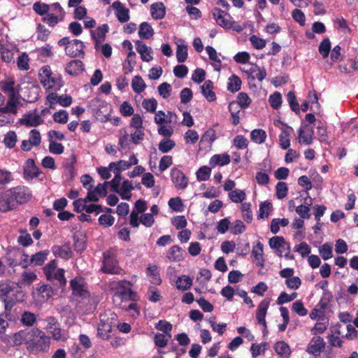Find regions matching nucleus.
Returning a JSON list of instances; mask_svg holds the SVG:
<instances>
[{
  "mask_svg": "<svg viewBox=\"0 0 358 358\" xmlns=\"http://www.w3.org/2000/svg\"><path fill=\"white\" fill-rule=\"evenodd\" d=\"M32 197L31 190L27 186L17 185L0 192V212L6 213L28 203Z\"/></svg>",
  "mask_w": 358,
  "mask_h": 358,
  "instance_id": "f257e3e1",
  "label": "nucleus"
},
{
  "mask_svg": "<svg viewBox=\"0 0 358 358\" xmlns=\"http://www.w3.org/2000/svg\"><path fill=\"white\" fill-rule=\"evenodd\" d=\"M30 337L27 350L32 354L47 352L50 350V338L38 328L30 329Z\"/></svg>",
  "mask_w": 358,
  "mask_h": 358,
  "instance_id": "f03ea898",
  "label": "nucleus"
},
{
  "mask_svg": "<svg viewBox=\"0 0 358 358\" xmlns=\"http://www.w3.org/2000/svg\"><path fill=\"white\" fill-rule=\"evenodd\" d=\"M132 283L126 280H119L114 283L113 288L115 289L113 300L118 298L122 302L131 301H138L139 296L136 292L132 289Z\"/></svg>",
  "mask_w": 358,
  "mask_h": 358,
  "instance_id": "7ed1b4c3",
  "label": "nucleus"
},
{
  "mask_svg": "<svg viewBox=\"0 0 358 358\" xmlns=\"http://www.w3.org/2000/svg\"><path fill=\"white\" fill-rule=\"evenodd\" d=\"M22 295L24 296L23 292L17 290L15 287L8 283H0V299L4 303L5 310L10 313L13 307L16 304L18 300L17 298L10 296V294Z\"/></svg>",
  "mask_w": 358,
  "mask_h": 358,
  "instance_id": "20e7f679",
  "label": "nucleus"
},
{
  "mask_svg": "<svg viewBox=\"0 0 358 358\" xmlns=\"http://www.w3.org/2000/svg\"><path fill=\"white\" fill-rule=\"evenodd\" d=\"M101 271L108 274L124 275L125 273L120 267L117 256L112 250H108L103 252Z\"/></svg>",
  "mask_w": 358,
  "mask_h": 358,
  "instance_id": "39448f33",
  "label": "nucleus"
},
{
  "mask_svg": "<svg viewBox=\"0 0 358 358\" xmlns=\"http://www.w3.org/2000/svg\"><path fill=\"white\" fill-rule=\"evenodd\" d=\"M40 83L47 90H52L55 92L60 90L62 81L59 78L52 76V72L50 66H44L41 68L38 73Z\"/></svg>",
  "mask_w": 358,
  "mask_h": 358,
  "instance_id": "423d86ee",
  "label": "nucleus"
},
{
  "mask_svg": "<svg viewBox=\"0 0 358 358\" xmlns=\"http://www.w3.org/2000/svg\"><path fill=\"white\" fill-rule=\"evenodd\" d=\"M70 287L72 290V296L80 302L90 296L87 283L83 277L76 276L71 280Z\"/></svg>",
  "mask_w": 358,
  "mask_h": 358,
  "instance_id": "0eeeda50",
  "label": "nucleus"
},
{
  "mask_svg": "<svg viewBox=\"0 0 358 358\" xmlns=\"http://www.w3.org/2000/svg\"><path fill=\"white\" fill-rule=\"evenodd\" d=\"M269 246L274 250H276L277 254L279 257H282V251L280 250L281 248H286L287 253L285 254V257L287 259L293 258L292 256H289L290 252V245L286 242L284 237L282 236H273L269 240Z\"/></svg>",
  "mask_w": 358,
  "mask_h": 358,
  "instance_id": "6e6552de",
  "label": "nucleus"
},
{
  "mask_svg": "<svg viewBox=\"0 0 358 358\" xmlns=\"http://www.w3.org/2000/svg\"><path fill=\"white\" fill-rule=\"evenodd\" d=\"M171 178L177 189L183 190L188 185V178L181 170L177 168H173L171 169Z\"/></svg>",
  "mask_w": 358,
  "mask_h": 358,
  "instance_id": "1a4fd4ad",
  "label": "nucleus"
},
{
  "mask_svg": "<svg viewBox=\"0 0 358 358\" xmlns=\"http://www.w3.org/2000/svg\"><path fill=\"white\" fill-rule=\"evenodd\" d=\"M85 45L83 41L78 39L71 41L70 45L65 47L66 55L71 57H77L85 56Z\"/></svg>",
  "mask_w": 358,
  "mask_h": 358,
  "instance_id": "9d476101",
  "label": "nucleus"
},
{
  "mask_svg": "<svg viewBox=\"0 0 358 358\" xmlns=\"http://www.w3.org/2000/svg\"><path fill=\"white\" fill-rule=\"evenodd\" d=\"M45 321L47 322L45 329L48 332L52 334L53 339L55 341L62 340V329L57 320L55 317L50 316L45 319Z\"/></svg>",
  "mask_w": 358,
  "mask_h": 358,
  "instance_id": "9b49d317",
  "label": "nucleus"
},
{
  "mask_svg": "<svg viewBox=\"0 0 358 358\" xmlns=\"http://www.w3.org/2000/svg\"><path fill=\"white\" fill-rule=\"evenodd\" d=\"M36 110L34 113H25L22 118L19 120V124L27 127H37L43 123V118L37 114Z\"/></svg>",
  "mask_w": 358,
  "mask_h": 358,
  "instance_id": "f8f14e48",
  "label": "nucleus"
},
{
  "mask_svg": "<svg viewBox=\"0 0 358 358\" xmlns=\"http://www.w3.org/2000/svg\"><path fill=\"white\" fill-rule=\"evenodd\" d=\"M212 15L215 20L217 24L224 29H229L231 27V15L220 8H214L212 10Z\"/></svg>",
  "mask_w": 358,
  "mask_h": 358,
  "instance_id": "ddd939ff",
  "label": "nucleus"
},
{
  "mask_svg": "<svg viewBox=\"0 0 358 358\" xmlns=\"http://www.w3.org/2000/svg\"><path fill=\"white\" fill-rule=\"evenodd\" d=\"M41 173L40 169L36 165L33 159H28L25 162L23 169L24 178L27 180L37 178Z\"/></svg>",
  "mask_w": 358,
  "mask_h": 358,
  "instance_id": "4468645a",
  "label": "nucleus"
},
{
  "mask_svg": "<svg viewBox=\"0 0 358 358\" xmlns=\"http://www.w3.org/2000/svg\"><path fill=\"white\" fill-rule=\"evenodd\" d=\"M278 123L282 126V132L279 135V145L282 150H287L290 146L289 137L293 132V129L280 120Z\"/></svg>",
  "mask_w": 358,
  "mask_h": 358,
  "instance_id": "2eb2a0df",
  "label": "nucleus"
},
{
  "mask_svg": "<svg viewBox=\"0 0 358 358\" xmlns=\"http://www.w3.org/2000/svg\"><path fill=\"white\" fill-rule=\"evenodd\" d=\"M325 348V342L321 336H314L307 347V352L318 356Z\"/></svg>",
  "mask_w": 358,
  "mask_h": 358,
  "instance_id": "dca6fc26",
  "label": "nucleus"
},
{
  "mask_svg": "<svg viewBox=\"0 0 358 358\" xmlns=\"http://www.w3.org/2000/svg\"><path fill=\"white\" fill-rule=\"evenodd\" d=\"M298 133L299 142H302L306 145L313 143V136L314 134L313 127H310L308 124L303 125L299 128Z\"/></svg>",
  "mask_w": 358,
  "mask_h": 358,
  "instance_id": "f3484780",
  "label": "nucleus"
},
{
  "mask_svg": "<svg viewBox=\"0 0 358 358\" xmlns=\"http://www.w3.org/2000/svg\"><path fill=\"white\" fill-rule=\"evenodd\" d=\"M52 252L56 257H59L66 260L71 258L73 255L69 244H65L64 245H53L52 247Z\"/></svg>",
  "mask_w": 358,
  "mask_h": 358,
  "instance_id": "a211bd4d",
  "label": "nucleus"
},
{
  "mask_svg": "<svg viewBox=\"0 0 358 358\" xmlns=\"http://www.w3.org/2000/svg\"><path fill=\"white\" fill-rule=\"evenodd\" d=\"M112 6L115 10V15L120 22L124 23L129 21V10L128 8H125L121 2L115 1Z\"/></svg>",
  "mask_w": 358,
  "mask_h": 358,
  "instance_id": "6ab92c4d",
  "label": "nucleus"
},
{
  "mask_svg": "<svg viewBox=\"0 0 358 358\" xmlns=\"http://www.w3.org/2000/svg\"><path fill=\"white\" fill-rule=\"evenodd\" d=\"M136 51L141 55V58L144 62H150L153 57L151 55L152 49L146 45L141 41H136L135 43Z\"/></svg>",
  "mask_w": 358,
  "mask_h": 358,
  "instance_id": "aec40b11",
  "label": "nucleus"
},
{
  "mask_svg": "<svg viewBox=\"0 0 358 358\" xmlns=\"http://www.w3.org/2000/svg\"><path fill=\"white\" fill-rule=\"evenodd\" d=\"M109 31V27L107 24H103L97 27L95 31L91 30V36L95 42V48H97L99 43L105 40L106 34Z\"/></svg>",
  "mask_w": 358,
  "mask_h": 358,
  "instance_id": "412c9836",
  "label": "nucleus"
},
{
  "mask_svg": "<svg viewBox=\"0 0 358 358\" xmlns=\"http://www.w3.org/2000/svg\"><path fill=\"white\" fill-rule=\"evenodd\" d=\"M85 70L82 61L74 59L69 62L65 68L66 72L71 76H78Z\"/></svg>",
  "mask_w": 358,
  "mask_h": 358,
  "instance_id": "4be33fe9",
  "label": "nucleus"
},
{
  "mask_svg": "<svg viewBox=\"0 0 358 358\" xmlns=\"http://www.w3.org/2000/svg\"><path fill=\"white\" fill-rule=\"evenodd\" d=\"M201 93L205 98L210 102L216 100L215 93L213 91V83L210 80H207L201 86Z\"/></svg>",
  "mask_w": 358,
  "mask_h": 358,
  "instance_id": "5701e85b",
  "label": "nucleus"
},
{
  "mask_svg": "<svg viewBox=\"0 0 358 358\" xmlns=\"http://www.w3.org/2000/svg\"><path fill=\"white\" fill-rule=\"evenodd\" d=\"M252 256L257 261V266L263 267L264 266L265 259L264 258V245L258 241L252 248Z\"/></svg>",
  "mask_w": 358,
  "mask_h": 358,
  "instance_id": "b1692460",
  "label": "nucleus"
},
{
  "mask_svg": "<svg viewBox=\"0 0 358 358\" xmlns=\"http://www.w3.org/2000/svg\"><path fill=\"white\" fill-rule=\"evenodd\" d=\"M19 104L18 96L8 97V101L5 106L0 108L1 113H12L16 115L17 113V106Z\"/></svg>",
  "mask_w": 358,
  "mask_h": 358,
  "instance_id": "393cba45",
  "label": "nucleus"
},
{
  "mask_svg": "<svg viewBox=\"0 0 358 358\" xmlns=\"http://www.w3.org/2000/svg\"><path fill=\"white\" fill-rule=\"evenodd\" d=\"M30 334V330H20L15 333L13 338V345L19 346L23 343L28 345L29 340L31 338Z\"/></svg>",
  "mask_w": 358,
  "mask_h": 358,
  "instance_id": "a878e982",
  "label": "nucleus"
},
{
  "mask_svg": "<svg viewBox=\"0 0 358 358\" xmlns=\"http://www.w3.org/2000/svg\"><path fill=\"white\" fill-rule=\"evenodd\" d=\"M103 315L100 316V322L97 328V334L99 337L103 340L109 338V333L111 331L112 327L110 323L105 322L102 318Z\"/></svg>",
  "mask_w": 358,
  "mask_h": 358,
  "instance_id": "bb28decb",
  "label": "nucleus"
},
{
  "mask_svg": "<svg viewBox=\"0 0 358 358\" xmlns=\"http://www.w3.org/2000/svg\"><path fill=\"white\" fill-rule=\"evenodd\" d=\"M183 251L181 247L175 245L171 246L166 255V257L171 262H180L183 259Z\"/></svg>",
  "mask_w": 358,
  "mask_h": 358,
  "instance_id": "cd10ccee",
  "label": "nucleus"
},
{
  "mask_svg": "<svg viewBox=\"0 0 358 358\" xmlns=\"http://www.w3.org/2000/svg\"><path fill=\"white\" fill-rule=\"evenodd\" d=\"M150 11L152 17L155 20H160L166 15V8L162 2H156L151 5Z\"/></svg>",
  "mask_w": 358,
  "mask_h": 358,
  "instance_id": "c85d7f7f",
  "label": "nucleus"
},
{
  "mask_svg": "<svg viewBox=\"0 0 358 358\" xmlns=\"http://www.w3.org/2000/svg\"><path fill=\"white\" fill-rule=\"evenodd\" d=\"M230 163V156L227 154L214 155L209 161V164L215 167V166H224Z\"/></svg>",
  "mask_w": 358,
  "mask_h": 358,
  "instance_id": "c756f323",
  "label": "nucleus"
},
{
  "mask_svg": "<svg viewBox=\"0 0 358 358\" xmlns=\"http://www.w3.org/2000/svg\"><path fill=\"white\" fill-rule=\"evenodd\" d=\"M0 53L1 60L7 64L11 62H14V49L10 48V46L7 44L1 45Z\"/></svg>",
  "mask_w": 358,
  "mask_h": 358,
  "instance_id": "7c9ffc66",
  "label": "nucleus"
},
{
  "mask_svg": "<svg viewBox=\"0 0 358 358\" xmlns=\"http://www.w3.org/2000/svg\"><path fill=\"white\" fill-rule=\"evenodd\" d=\"M15 83L14 80L10 81H1L0 86L1 90L8 94V97H13L18 96V92L15 88Z\"/></svg>",
  "mask_w": 358,
  "mask_h": 358,
  "instance_id": "2f4dec72",
  "label": "nucleus"
},
{
  "mask_svg": "<svg viewBox=\"0 0 358 358\" xmlns=\"http://www.w3.org/2000/svg\"><path fill=\"white\" fill-rule=\"evenodd\" d=\"M147 275L150 278L151 283L155 285H160L162 280L159 276L158 267L156 265H150L146 268Z\"/></svg>",
  "mask_w": 358,
  "mask_h": 358,
  "instance_id": "473e14b6",
  "label": "nucleus"
},
{
  "mask_svg": "<svg viewBox=\"0 0 358 358\" xmlns=\"http://www.w3.org/2000/svg\"><path fill=\"white\" fill-rule=\"evenodd\" d=\"M13 180V175L10 171L0 169V190L4 189Z\"/></svg>",
  "mask_w": 358,
  "mask_h": 358,
  "instance_id": "72a5a7b5",
  "label": "nucleus"
},
{
  "mask_svg": "<svg viewBox=\"0 0 358 358\" xmlns=\"http://www.w3.org/2000/svg\"><path fill=\"white\" fill-rule=\"evenodd\" d=\"M270 304V300L265 299L262 300L259 304L258 305L257 312H256V319L257 321H262L265 319L267 310Z\"/></svg>",
  "mask_w": 358,
  "mask_h": 358,
  "instance_id": "f704fd0d",
  "label": "nucleus"
},
{
  "mask_svg": "<svg viewBox=\"0 0 358 358\" xmlns=\"http://www.w3.org/2000/svg\"><path fill=\"white\" fill-rule=\"evenodd\" d=\"M138 35L142 39H150L154 35V30L150 24L143 22L139 27Z\"/></svg>",
  "mask_w": 358,
  "mask_h": 358,
  "instance_id": "c9c22d12",
  "label": "nucleus"
},
{
  "mask_svg": "<svg viewBox=\"0 0 358 358\" xmlns=\"http://www.w3.org/2000/svg\"><path fill=\"white\" fill-rule=\"evenodd\" d=\"M73 239V248L76 252H82L86 249V237L84 235L81 234H75Z\"/></svg>",
  "mask_w": 358,
  "mask_h": 358,
  "instance_id": "e433bc0d",
  "label": "nucleus"
},
{
  "mask_svg": "<svg viewBox=\"0 0 358 358\" xmlns=\"http://www.w3.org/2000/svg\"><path fill=\"white\" fill-rule=\"evenodd\" d=\"M121 135L119 136L118 145L119 150L122 151L127 152L130 150V141L129 138V134L127 132L125 129H122L120 131Z\"/></svg>",
  "mask_w": 358,
  "mask_h": 358,
  "instance_id": "4c0bfd02",
  "label": "nucleus"
},
{
  "mask_svg": "<svg viewBox=\"0 0 358 358\" xmlns=\"http://www.w3.org/2000/svg\"><path fill=\"white\" fill-rule=\"evenodd\" d=\"M49 251L48 250H41L31 257V262L35 266H42L48 259Z\"/></svg>",
  "mask_w": 358,
  "mask_h": 358,
  "instance_id": "58836bf2",
  "label": "nucleus"
},
{
  "mask_svg": "<svg viewBox=\"0 0 358 358\" xmlns=\"http://www.w3.org/2000/svg\"><path fill=\"white\" fill-rule=\"evenodd\" d=\"M273 210L272 203L270 201H265L260 203L259 209L258 219H264L268 217Z\"/></svg>",
  "mask_w": 358,
  "mask_h": 358,
  "instance_id": "ea45409f",
  "label": "nucleus"
},
{
  "mask_svg": "<svg viewBox=\"0 0 358 358\" xmlns=\"http://www.w3.org/2000/svg\"><path fill=\"white\" fill-rule=\"evenodd\" d=\"M250 138L254 143L262 144L266 141V133L264 129H255L251 131Z\"/></svg>",
  "mask_w": 358,
  "mask_h": 358,
  "instance_id": "a19ab883",
  "label": "nucleus"
},
{
  "mask_svg": "<svg viewBox=\"0 0 358 358\" xmlns=\"http://www.w3.org/2000/svg\"><path fill=\"white\" fill-rule=\"evenodd\" d=\"M241 84L242 82L241 78L236 75H232L229 78L227 83V90L233 93L236 92L241 89Z\"/></svg>",
  "mask_w": 358,
  "mask_h": 358,
  "instance_id": "79ce46f5",
  "label": "nucleus"
},
{
  "mask_svg": "<svg viewBox=\"0 0 358 358\" xmlns=\"http://www.w3.org/2000/svg\"><path fill=\"white\" fill-rule=\"evenodd\" d=\"M131 87L134 92L140 94L146 88V85L140 76H136L131 81Z\"/></svg>",
  "mask_w": 358,
  "mask_h": 358,
  "instance_id": "37998d69",
  "label": "nucleus"
},
{
  "mask_svg": "<svg viewBox=\"0 0 358 358\" xmlns=\"http://www.w3.org/2000/svg\"><path fill=\"white\" fill-rule=\"evenodd\" d=\"M17 141V136L14 131H9L7 132L3 141L5 146L9 149L13 148L15 146Z\"/></svg>",
  "mask_w": 358,
  "mask_h": 358,
  "instance_id": "c03bdc74",
  "label": "nucleus"
},
{
  "mask_svg": "<svg viewBox=\"0 0 358 358\" xmlns=\"http://www.w3.org/2000/svg\"><path fill=\"white\" fill-rule=\"evenodd\" d=\"M20 235L17 238V243L23 246L28 247L33 244L34 241L31 238V235L27 233V230H20Z\"/></svg>",
  "mask_w": 358,
  "mask_h": 358,
  "instance_id": "a18cd8bd",
  "label": "nucleus"
},
{
  "mask_svg": "<svg viewBox=\"0 0 358 358\" xmlns=\"http://www.w3.org/2000/svg\"><path fill=\"white\" fill-rule=\"evenodd\" d=\"M176 287L180 290H187L192 285V280L187 275L179 277L176 280Z\"/></svg>",
  "mask_w": 358,
  "mask_h": 358,
  "instance_id": "49530a36",
  "label": "nucleus"
},
{
  "mask_svg": "<svg viewBox=\"0 0 358 358\" xmlns=\"http://www.w3.org/2000/svg\"><path fill=\"white\" fill-rule=\"evenodd\" d=\"M331 42L329 38H324L322 42L320 43L318 51L320 54L322 56L323 58H327L331 50Z\"/></svg>",
  "mask_w": 358,
  "mask_h": 358,
  "instance_id": "de8ad7c7",
  "label": "nucleus"
},
{
  "mask_svg": "<svg viewBox=\"0 0 358 358\" xmlns=\"http://www.w3.org/2000/svg\"><path fill=\"white\" fill-rule=\"evenodd\" d=\"M287 99L290 106V108L292 111H294L296 114L300 113V108L299 104L297 101L296 95L294 92L289 91L287 94Z\"/></svg>",
  "mask_w": 358,
  "mask_h": 358,
  "instance_id": "09e8293b",
  "label": "nucleus"
},
{
  "mask_svg": "<svg viewBox=\"0 0 358 358\" xmlns=\"http://www.w3.org/2000/svg\"><path fill=\"white\" fill-rule=\"evenodd\" d=\"M36 321V316L34 313L29 312V311H24L22 314L21 317V322L23 325L27 326V327H31L34 324V323Z\"/></svg>",
  "mask_w": 358,
  "mask_h": 358,
  "instance_id": "8fccbe9b",
  "label": "nucleus"
},
{
  "mask_svg": "<svg viewBox=\"0 0 358 358\" xmlns=\"http://www.w3.org/2000/svg\"><path fill=\"white\" fill-rule=\"evenodd\" d=\"M236 102L241 108L245 109L250 106L252 103V99L245 92H240L237 96Z\"/></svg>",
  "mask_w": 358,
  "mask_h": 358,
  "instance_id": "3c124183",
  "label": "nucleus"
},
{
  "mask_svg": "<svg viewBox=\"0 0 358 358\" xmlns=\"http://www.w3.org/2000/svg\"><path fill=\"white\" fill-rule=\"evenodd\" d=\"M319 252L324 260H327L333 257L332 246L329 243H325L319 248Z\"/></svg>",
  "mask_w": 358,
  "mask_h": 358,
  "instance_id": "603ef678",
  "label": "nucleus"
},
{
  "mask_svg": "<svg viewBox=\"0 0 358 358\" xmlns=\"http://www.w3.org/2000/svg\"><path fill=\"white\" fill-rule=\"evenodd\" d=\"M275 351L280 356L289 355L290 348L285 341H278L275 344Z\"/></svg>",
  "mask_w": 358,
  "mask_h": 358,
  "instance_id": "864d4df0",
  "label": "nucleus"
},
{
  "mask_svg": "<svg viewBox=\"0 0 358 358\" xmlns=\"http://www.w3.org/2000/svg\"><path fill=\"white\" fill-rule=\"evenodd\" d=\"M229 197L234 203H241L245 199L246 194L243 190L236 189L229 193Z\"/></svg>",
  "mask_w": 358,
  "mask_h": 358,
  "instance_id": "5fc2aeb1",
  "label": "nucleus"
},
{
  "mask_svg": "<svg viewBox=\"0 0 358 358\" xmlns=\"http://www.w3.org/2000/svg\"><path fill=\"white\" fill-rule=\"evenodd\" d=\"M29 57L26 52H23L17 59V66L21 71H27L29 69Z\"/></svg>",
  "mask_w": 358,
  "mask_h": 358,
  "instance_id": "6e6d98bb",
  "label": "nucleus"
},
{
  "mask_svg": "<svg viewBox=\"0 0 358 358\" xmlns=\"http://www.w3.org/2000/svg\"><path fill=\"white\" fill-rule=\"evenodd\" d=\"M211 173V169L207 166H203L196 171V178L199 181H206L209 179Z\"/></svg>",
  "mask_w": 358,
  "mask_h": 358,
  "instance_id": "4d7b16f0",
  "label": "nucleus"
},
{
  "mask_svg": "<svg viewBox=\"0 0 358 358\" xmlns=\"http://www.w3.org/2000/svg\"><path fill=\"white\" fill-rule=\"evenodd\" d=\"M113 172L115 173L114 178L110 182H108V184L110 185V190L112 192H119L120 185L122 180V176L120 173L121 172L118 171H115V169L113 170Z\"/></svg>",
  "mask_w": 358,
  "mask_h": 358,
  "instance_id": "13d9d810",
  "label": "nucleus"
},
{
  "mask_svg": "<svg viewBox=\"0 0 358 358\" xmlns=\"http://www.w3.org/2000/svg\"><path fill=\"white\" fill-rule=\"evenodd\" d=\"M275 195L278 199H282L287 195L288 187L285 182H278L275 186Z\"/></svg>",
  "mask_w": 358,
  "mask_h": 358,
  "instance_id": "bf43d9fd",
  "label": "nucleus"
},
{
  "mask_svg": "<svg viewBox=\"0 0 358 358\" xmlns=\"http://www.w3.org/2000/svg\"><path fill=\"white\" fill-rule=\"evenodd\" d=\"M268 101L271 107L274 109H278L282 104V96L278 92H275L270 95Z\"/></svg>",
  "mask_w": 358,
  "mask_h": 358,
  "instance_id": "052dcab7",
  "label": "nucleus"
},
{
  "mask_svg": "<svg viewBox=\"0 0 358 358\" xmlns=\"http://www.w3.org/2000/svg\"><path fill=\"white\" fill-rule=\"evenodd\" d=\"M176 145L175 142L171 139H163L159 143V150L162 153H166L172 150Z\"/></svg>",
  "mask_w": 358,
  "mask_h": 358,
  "instance_id": "680f3d73",
  "label": "nucleus"
},
{
  "mask_svg": "<svg viewBox=\"0 0 358 358\" xmlns=\"http://www.w3.org/2000/svg\"><path fill=\"white\" fill-rule=\"evenodd\" d=\"M176 58L179 63L185 62L187 58V47L185 45H178L176 49Z\"/></svg>",
  "mask_w": 358,
  "mask_h": 358,
  "instance_id": "e2e57ef3",
  "label": "nucleus"
},
{
  "mask_svg": "<svg viewBox=\"0 0 358 358\" xmlns=\"http://www.w3.org/2000/svg\"><path fill=\"white\" fill-rule=\"evenodd\" d=\"M38 293L43 299H49L54 295V290L51 286L43 285L38 288Z\"/></svg>",
  "mask_w": 358,
  "mask_h": 358,
  "instance_id": "0e129e2a",
  "label": "nucleus"
},
{
  "mask_svg": "<svg viewBox=\"0 0 358 358\" xmlns=\"http://www.w3.org/2000/svg\"><path fill=\"white\" fill-rule=\"evenodd\" d=\"M52 117L55 122L66 124L69 120V114L65 110H59L54 113Z\"/></svg>",
  "mask_w": 358,
  "mask_h": 358,
  "instance_id": "69168bd1",
  "label": "nucleus"
},
{
  "mask_svg": "<svg viewBox=\"0 0 358 358\" xmlns=\"http://www.w3.org/2000/svg\"><path fill=\"white\" fill-rule=\"evenodd\" d=\"M168 204L173 211L181 212L182 210L183 203L180 197L171 198Z\"/></svg>",
  "mask_w": 358,
  "mask_h": 358,
  "instance_id": "338daca9",
  "label": "nucleus"
},
{
  "mask_svg": "<svg viewBox=\"0 0 358 358\" xmlns=\"http://www.w3.org/2000/svg\"><path fill=\"white\" fill-rule=\"evenodd\" d=\"M29 141L34 145V147L40 145L41 143V136L38 130L34 129L29 131Z\"/></svg>",
  "mask_w": 358,
  "mask_h": 358,
  "instance_id": "774afa93",
  "label": "nucleus"
}]
</instances>
